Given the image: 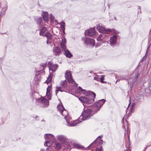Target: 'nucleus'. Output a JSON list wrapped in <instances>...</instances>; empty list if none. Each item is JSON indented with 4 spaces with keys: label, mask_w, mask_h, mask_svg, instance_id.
Segmentation results:
<instances>
[{
    "label": "nucleus",
    "mask_w": 151,
    "mask_h": 151,
    "mask_svg": "<svg viewBox=\"0 0 151 151\" xmlns=\"http://www.w3.org/2000/svg\"><path fill=\"white\" fill-rule=\"evenodd\" d=\"M95 113L93 111V110L88 109L85 111L79 118V119L74 121L71 124V125L75 126L77 125L78 123L81 122L82 120H85L88 119L92 116Z\"/></svg>",
    "instance_id": "nucleus-1"
},
{
    "label": "nucleus",
    "mask_w": 151,
    "mask_h": 151,
    "mask_svg": "<svg viewBox=\"0 0 151 151\" xmlns=\"http://www.w3.org/2000/svg\"><path fill=\"white\" fill-rule=\"evenodd\" d=\"M57 108L58 110L60 111L62 116H64V118L66 120L67 123L68 124L67 125L70 126H73L71 125V124L73 123L74 121L73 122L71 123L70 124V122H72V121H70L71 118L68 116V111L64 108L61 102H60L58 105Z\"/></svg>",
    "instance_id": "nucleus-2"
},
{
    "label": "nucleus",
    "mask_w": 151,
    "mask_h": 151,
    "mask_svg": "<svg viewBox=\"0 0 151 151\" xmlns=\"http://www.w3.org/2000/svg\"><path fill=\"white\" fill-rule=\"evenodd\" d=\"M44 138L45 140L46 141L44 143V146L49 147L51 143L54 139V136L51 134H45Z\"/></svg>",
    "instance_id": "nucleus-3"
},
{
    "label": "nucleus",
    "mask_w": 151,
    "mask_h": 151,
    "mask_svg": "<svg viewBox=\"0 0 151 151\" xmlns=\"http://www.w3.org/2000/svg\"><path fill=\"white\" fill-rule=\"evenodd\" d=\"M75 92L76 93L80 94H83L86 96H90V95H93L94 97H95V93L89 91H86L85 90L82 89L80 86H79L76 90Z\"/></svg>",
    "instance_id": "nucleus-4"
},
{
    "label": "nucleus",
    "mask_w": 151,
    "mask_h": 151,
    "mask_svg": "<svg viewBox=\"0 0 151 151\" xmlns=\"http://www.w3.org/2000/svg\"><path fill=\"white\" fill-rule=\"evenodd\" d=\"M96 28L99 32H103L104 33L108 34L110 32L113 31L114 33L115 32V30L113 29H106L104 26L99 24L96 25Z\"/></svg>",
    "instance_id": "nucleus-5"
},
{
    "label": "nucleus",
    "mask_w": 151,
    "mask_h": 151,
    "mask_svg": "<svg viewBox=\"0 0 151 151\" xmlns=\"http://www.w3.org/2000/svg\"><path fill=\"white\" fill-rule=\"evenodd\" d=\"M91 95V96H92L93 97V99H89L86 97H83L79 98V100L81 102L84 103V104H83L84 106L85 105L86 106V105L90 104L94 101V99L95 97L93 96V95L92 96L91 95Z\"/></svg>",
    "instance_id": "nucleus-6"
},
{
    "label": "nucleus",
    "mask_w": 151,
    "mask_h": 151,
    "mask_svg": "<svg viewBox=\"0 0 151 151\" xmlns=\"http://www.w3.org/2000/svg\"><path fill=\"white\" fill-rule=\"evenodd\" d=\"M103 137V136H99L93 142H92L90 145L87 147L88 149L90 148L91 147L93 146L94 147L96 146H98V145L101 146L103 143V141L102 140H100L99 142L98 143L97 142L98 141L99 139H101Z\"/></svg>",
    "instance_id": "nucleus-7"
},
{
    "label": "nucleus",
    "mask_w": 151,
    "mask_h": 151,
    "mask_svg": "<svg viewBox=\"0 0 151 151\" xmlns=\"http://www.w3.org/2000/svg\"><path fill=\"white\" fill-rule=\"evenodd\" d=\"M105 102V100L104 99L97 101L94 104L95 110L94 112L96 113L100 109L101 106L104 104Z\"/></svg>",
    "instance_id": "nucleus-8"
},
{
    "label": "nucleus",
    "mask_w": 151,
    "mask_h": 151,
    "mask_svg": "<svg viewBox=\"0 0 151 151\" xmlns=\"http://www.w3.org/2000/svg\"><path fill=\"white\" fill-rule=\"evenodd\" d=\"M139 74V73L137 72L135 73V76L130 78L128 80V83L130 85L132 88L133 87L134 83L137 80Z\"/></svg>",
    "instance_id": "nucleus-9"
},
{
    "label": "nucleus",
    "mask_w": 151,
    "mask_h": 151,
    "mask_svg": "<svg viewBox=\"0 0 151 151\" xmlns=\"http://www.w3.org/2000/svg\"><path fill=\"white\" fill-rule=\"evenodd\" d=\"M97 40L99 43L96 44V47L100 45L101 43H104L106 42V35L104 34L100 35L97 37Z\"/></svg>",
    "instance_id": "nucleus-10"
},
{
    "label": "nucleus",
    "mask_w": 151,
    "mask_h": 151,
    "mask_svg": "<svg viewBox=\"0 0 151 151\" xmlns=\"http://www.w3.org/2000/svg\"><path fill=\"white\" fill-rule=\"evenodd\" d=\"M65 77L68 81L71 83H74L76 84V86L77 87L78 84H77L72 77V74L70 73V71L69 70L66 71L65 74Z\"/></svg>",
    "instance_id": "nucleus-11"
},
{
    "label": "nucleus",
    "mask_w": 151,
    "mask_h": 151,
    "mask_svg": "<svg viewBox=\"0 0 151 151\" xmlns=\"http://www.w3.org/2000/svg\"><path fill=\"white\" fill-rule=\"evenodd\" d=\"M35 99L36 100L37 102L42 104L44 106L48 105L49 104V102L44 97H41L40 98H39L37 99L36 98H35Z\"/></svg>",
    "instance_id": "nucleus-12"
},
{
    "label": "nucleus",
    "mask_w": 151,
    "mask_h": 151,
    "mask_svg": "<svg viewBox=\"0 0 151 151\" xmlns=\"http://www.w3.org/2000/svg\"><path fill=\"white\" fill-rule=\"evenodd\" d=\"M53 52L54 54L56 56H58L62 53L60 48L58 46L53 48Z\"/></svg>",
    "instance_id": "nucleus-13"
},
{
    "label": "nucleus",
    "mask_w": 151,
    "mask_h": 151,
    "mask_svg": "<svg viewBox=\"0 0 151 151\" xmlns=\"http://www.w3.org/2000/svg\"><path fill=\"white\" fill-rule=\"evenodd\" d=\"M83 40L85 43L91 45L93 47L94 46L95 42L94 39L86 37L83 39Z\"/></svg>",
    "instance_id": "nucleus-14"
},
{
    "label": "nucleus",
    "mask_w": 151,
    "mask_h": 151,
    "mask_svg": "<svg viewBox=\"0 0 151 151\" xmlns=\"http://www.w3.org/2000/svg\"><path fill=\"white\" fill-rule=\"evenodd\" d=\"M85 33V35L86 34L90 36H94L96 34L95 29L93 28L86 31Z\"/></svg>",
    "instance_id": "nucleus-15"
},
{
    "label": "nucleus",
    "mask_w": 151,
    "mask_h": 151,
    "mask_svg": "<svg viewBox=\"0 0 151 151\" xmlns=\"http://www.w3.org/2000/svg\"><path fill=\"white\" fill-rule=\"evenodd\" d=\"M49 69L50 72V70L52 71L51 73L52 72H55L56 70L58 68V65L57 64L52 65L51 63H49Z\"/></svg>",
    "instance_id": "nucleus-16"
},
{
    "label": "nucleus",
    "mask_w": 151,
    "mask_h": 151,
    "mask_svg": "<svg viewBox=\"0 0 151 151\" xmlns=\"http://www.w3.org/2000/svg\"><path fill=\"white\" fill-rule=\"evenodd\" d=\"M117 35H113L110 38V44L112 46H114L116 42Z\"/></svg>",
    "instance_id": "nucleus-17"
},
{
    "label": "nucleus",
    "mask_w": 151,
    "mask_h": 151,
    "mask_svg": "<svg viewBox=\"0 0 151 151\" xmlns=\"http://www.w3.org/2000/svg\"><path fill=\"white\" fill-rule=\"evenodd\" d=\"M52 88V87L50 85L49 86L47 89V92L46 96L49 100H51L50 91Z\"/></svg>",
    "instance_id": "nucleus-18"
},
{
    "label": "nucleus",
    "mask_w": 151,
    "mask_h": 151,
    "mask_svg": "<svg viewBox=\"0 0 151 151\" xmlns=\"http://www.w3.org/2000/svg\"><path fill=\"white\" fill-rule=\"evenodd\" d=\"M57 138L59 141L61 142H64L66 139V138L65 136L61 134L58 135Z\"/></svg>",
    "instance_id": "nucleus-19"
},
{
    "label": "nucleus",
    "mask_w": 151,
    "mask_h": 151,
    "mask_svg": "<svg viewBox=\"0 0 151 151\" xmlns=\"http://www.w3.org/2000/svg\"><path fill=\"white\" fill-rule=\"evenodd\" d=\"M74 147L75 148L79 149L85 150L87 148L88 149V148L87 147L85 148L83 146L78 144H75L74 145Z\"/></svg>",
    "instance_id": "nucleus-20"
},
{
    "label": "nucleus",
    "mask_w": 151,
    "mask_h": 151,
    "mask_svg": "<svg viewBox=\"0 0 151 151\" xmlns=\"http://www.w3.org/2000/svg\"><path fill=\"white\" fill-rule=\"evenodd\" d=\"M64 54L66 57L68 58H70L73 56L72 55L68 50H65Z\"/></svg>",
    "instance_id": "nucleus-21"
},
{
    "label": "nucleus",
    "mask_w": 151,
    "mask_h": 151,
    "mask_svg": "<svg viewBox=\"0 0 151 151\" xmlns=\"http://www.w3.org/2000/svg\"><path fill=\"white\" fill-rule=\"evenodd\" d=\"M48 13L46 12H44L42 14V17L43 19L46 22L48 21Z\"/></svg>",
    "instance_id": "nucleus-22"
},
{
    "label": "nucleus",
    "mask_w": 151,
    "mask_h": 151,
    "mask_svg": "<svg viewBox=\"0 0 151 151\" xmlns=\"http://www.w3.org/2000/svg\"><path fill=\"white\" fill-rule=\"evenodd\" d=\"M47 28L45 27H42L41 29H40V32L39 34L40 35L43 36V34L46 31Z\"/></svg>",
    "instance_id": "nucleus-23"
},
{
    "label": "nucleus",
    "mask_w": 151,
    "mask_h": 151,
    "mask_svg": "<svg viewBox=\"0 0 151 151\" xmlns=\"http://www.w3.org/2000/svg\"><path fill=\"white\" fill-rule=\"evenodd\" d=\"M47 64V63H42L40 65V70H38V71L40 72L44 70Z\"/></svg>",
    "instance_id": "nucleus-24"
},
{
    "label": "nucleus",
    "mask_w": 151,
    "mask_h": 151,
    "mask_svg": "<svg viewBox=\"0 0 151 151\" xmlns=\"http://www.w3.org/2000/svg\"><path fill=\"white\" fill-rule=\"evenodd\" d=\"M58 24L60 25L62 30L63 32H64L65 30V22L63 21H62L60 23H58Z\"/></svg>",
    "instance_id": "nucleus-25"
},
{
    "label": "nucleus",
    "mask_w": 151,
    "mask_h": 151,
    "mask_svg": "<svg viewBox=\"0 0 151 151\" xmlns=\"http://www.w3.org/2000/svg\"><path fill=\"white\" fill-rule=\"evenodd\" d=\"M45 36L47 37L48 40L51 39L52 38V35L49 32H46Z\"/></svg>",
    "instance_id": "nucleus-26"
},
{
    "label": "nucleus",
    "mask_w": 151,
    "mask_h": 151,
    "mask_svg": "<svg viewBox=\"0 0 151 151\" xmlns=\"http://www.w3.org/2000/svg\"><path fill=\"white\" fill-rule=\"evenodd\" d=\"M56 90L55 91L56 95H57V94L58 93L59 91H61V92L64 91L62 89V88L61 87H56Z\"/></svg>",
    "instance_id": "nucleus-27"
},
{
    "label": "nucleus",
    "mask_w": 151,
    "mask_h": 151,
    "mask_svg": "<svg viewBox=\"0 0 151 151\" xmlns=\"http://www.w3.org/2000/svg\"><path fill=\"white\" fill-rule=\"evenodd\" d=\"M61 85L63 88H65L67 86V81L66 80L62 81L61 82Z\"/></svg>",
    "instance_id": "nucleus-28"
},
{
    "label": "nucleus",
    "mask_w": 151,
    "mask_h": 151,
    "mask_svg": "<svg viewBox=\"0 0 151 151\" xmlns=\"http://www.w3.org/2000/svg\"><path fill=\"white\" fill-rule=\"evenodd\" d=\"M62 147V145L60 143H56L55 144V148L57 150H60Z\"/></svg>",
    "instance_id": "nucleus-29"
},
{
    "label": "nucleus",
    "mask_w": 151,
    "mask_h": 151,
    "mask_svg": "<svg viewBox=\"0 0 151 151\" xmlns=\"http://www.w3.org/2000/svg\"><path fill=\"white\" fill-rule=\"evenodd\" d=\"M42 18L40 17H38L36 20V22L38 24L40 25L41 24V23L42 22Z\"/></svg>",
    "instance_id": "nucleus-30"
},
{
    "label": "nucleus",
    "mask_w": 151,
    "mask_h": 151,
    "mask_svg": "<svg viewBox=\"0 0 151 151\" xmlns=\"http://www.w3.org/2000/svg\"><path fill=\"white\" fill-rule=\"evenodd\" d=\"M61 47L64 50H66V45L65 43H63V42L60 43Z\"/></svg>",
    "instance_id": "nucleus-31"
},
{
    "label": "nucleus",
    "mask_w": 151,
    "mask_h": 151,
    "mask_svg": "<svg viewBox=\"0 0 151 151\" xmlns=\"http://www.w3.org/2000/svg\"><path fill=\"white\" fill-rule=\"evenodd\" d=\"M52 79V76L50 75L47 78L46 81V82L48 84V83H49L50 81H51Z\"/></svg>",
    "instance_id": "nucleus-32"
},
{
    "label": "nucleus",
    "mask_w": 151,
    "mask_h": 151,
    "mask_svg": "<svg viewBox=\"0 0 151 151\" xmlns=\"http://www.w3.org/2000/svg\"><path fill=\"white\" fill-rule=\"evenodd\" d=\"M148 54L147 53H145V55L143 57L141 60L140 61L141 62H142L143 60H145L147 58Z\"/></svg>",
    "instance_id": "nucleus-33"
},
{
    "label": "nucleus",
    "mask_w": 151,
    "mask_h": 151,
    "mask_svg": "<svg viewBox=\"0 0 151 151\" xmlns=\"http://www.w3.org/2000/svg\"><path fill=\"white\" fill-rule=\"evenodd\" d=\"M96 151H103V148L102 146H101L100 148H97L96 149Z\"/></svg>",
    "instance_id": "nucleus-34"
},
{
    "label": "nucleus",
    "mask_w": 151,
    "mask_h": 151,
    "mask_svg": "<svg viewBox=\"0 0 151 151\" xmlns=\"http://www.w3.org/2000/svg\"><path fill=\"white\" fill-rule=\"evenodd\" d=\"M50 18L51 20L52 21L54 19V17L51 14H50Z\"/></svg>",
    "instance_id": "nucleus-35"
},
{
    "label": "nucleus",
    "mask_w": 151,
    "mask_h": 151,
    "mask_svg": "<svg viewBox=\"0 0 151 151\" xmlns=\"http://www.w3.org/2000/svg\"><path fill=\"white\" fill-rule=\"evenodd\" d=\"M46 43L47 44L49 45L51 43V41H49V40L47 39L46 42Z\"/></svg>",
    "instance_id": "nucleus-36"
},
{
    "label": "nucleus",
    "mask_w": 151,
    "mask_h": 151,
    "mask_svg": "<svg viewBox=\"0 0 151 151\" xmlns=\"http://www.w3.org/2000/svg\"><path fill=\"white\" fill-rule=\"evenodd\" d=\"M150 44L149 45V46L147 48V50H146V53H147L148 54V52L149 51V49H150Z\"/></svg>",
    "instance_id": "nucleus-37"
},
{
    "label": "nucleus",
    "mask_w": 151,
    "mask_h": 151,
    "mask_svg": "<svg viewBox=\"0 0 151 151\" xmlns=\"http://www.w3.org/2000/svg\"><path fill=\"white\" fill-rule=\"evenodd\" d=\"M66 42V40L65 38L62 39V41L61 42H63V43H65Z\"/></svg>",
    "instance_id": "nucleus-38"
},
{
    "label": "nucleus",
    "mask_w": 151,
    "mask_h": 151,
    "mask_svg": "<svg viewBox=\"0 0 151 151\" xmlns=\"http://www.w3.org/2000/svg\"><path fill=\"white\" fill-rule=\"evenodd\" d=\"M94 79L97 81H99V78L97 77H94Z\"/></svg>",
    "instance_id": "nucleus-39"
},
{
    "label": "nucleus",
    "mask_w": 151,
    "mask_h": 151,
    "mask_svg": "<svg viewBox=\"0 0 151 151\" xmlns=\"http://www.w3.org/2000/svg\"><path fill=\"white\" fill-rule=\"evenodd\" d=\"M135 104L134 103L132 104L131 105V106L130 107V109H132L133 108V107L135 106Z\"/></svg>",
    "instance_id": "nucleus-40"
},
{
    "label": "nucleus",
    "mask_w": 151,
    "mask_h": 151,
    "mask_svg": "<svg viewBox=\"0 0 151 151\" xmlns=\"http://www.w3.org/2000/svg\"><path fill=\"white\" fill-rule=\"evenodd\" d=\"M150 146V145H147V146H146V147L144 149V150H145L147 149V147H149V146Z\"/></svg>",
    "instance_id": "nucleus-41"
},
{
    "label": "nucleus",
    "mask_w": 151,
    "mask_h": 151,
    "mask_svg": "<svg viewBox=\"0 0 151 151\" xmlns=\"http://www.w3.org/2000/svg\"><path fill=\"white\" fill-rule=\"evenodd\" d=\"M100 80H101V82H103L102 81L104 80V78H102V77H101L100 78Z\"/></svg>",
    "instance_id": "nucleus-42"
},
{
    "label": "nucleus",
    "mask_w": 151,
    "mask_h": 151,
    "mask_svg": "<svg viewBox=\"0 0 151 151\" xmlns=\"http://www.w3.org/2000/svg\"><path fill=\"white\" fill-rule=\"evenodd\" d=\"M34 96H38V94L37 93H34Z\"/></svg>",
    "instance_id": "nucleus-43"
},
{
    "label": "nucleus",
    "mask_w": 151,
    "mask_h": 151,
    "mask_svg": "<svg viewBox=\"0 0 151 151\" xmlns=\"http://www.w3.org/2000/svg\"><path fill=\"white\" fill-rule=\"evenodd\" d=\"M40 151H45L43 149H40Z\"/></svg>",
    "instance_id": "nucleus-44"
},
{
    "label": "nucleus",
    "mask_w": 151,
    "mask_h": 151,
    "mask_svg": "<svg viewBox=\"0 0 151 151\" xmlns=\"http://www.w3.org/2000/svg\"><path fill=\"white\" fill-rule=\"evenodd\" d=\"M48 149H49L48 147H47V149H46V151H48Z\"/></svg>",
    "instance_id": "nucleus-45"
},
{
    "label": "nucleus",
    "mask_w": 151,
    "mask_h": 151,
    "mask_svg": "<svg viewBox=\"0 0 151 151\" xmlns=\"http://www.w3.org/2000/svg\"><path fill=\"white\" fill-rule=\"evenodd\" d=\"M38 117V116H35V118H37Z\"/></svg>",
    "instance_id": "nucleus-46"
},
{
    "label": "nucleus",
    "mask_w": 151,
    "mask_h": 151,
    "mask_svg": "<svg viewBox=\"0 0 151 151\" xmlns=\"http://www.w3.org/2000/svg\"><path fill=\"white\" fill-rule=\"evenodd\" d=\"M114 18L115 20H116V17H114Z\"/></svg>",
    "instance_id": "nucleus-47"
},
{
    "label": "nucleus",
    "mask_w": 151,
    "mask_h": 151,
    "mask_svg": "<svg viewBox=\"0 0 151 151\" xmlns=\"http://www.w3.org/2000/svg\"><path fill=\"white\" fill-rule=\"evenodd\" d=\"M55 22H56V23H57V24H58V22H57V21H55Z\"/></svg>",
    "instance_id": "nucleus-48"
},
{
    "label": "nucleus",
    "mask_w": 151,
    "mask_h": 151,
    "mask_svg": "<svg viewBox=\"0 0 151 151\" xmlns=\"http://www.w3.org/2000/svg\"><path fill=\"white\" fill-rule=\"evenodd\" d=\"M139 9H140V7L139 8Z\"/></svg>",
    "instance_id": "nucleus-49"
},
{
    "label": "nucleus",
    "mask_w": 151,
    "mask_h": 151,
    "mask_svg": "<svg viewBox=\"0 0 151 151\" xmlns=\"http://www.w3.org/2000/svg\"><path fill=\"white\" fill-rule=\"evenodd\" d=\"M118 81V79L116 81Z\"/></svg>",
    "instance_id": "nucleus-50"
}]
</instances>
